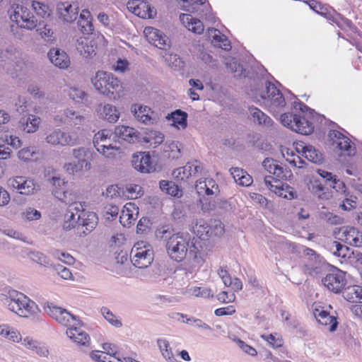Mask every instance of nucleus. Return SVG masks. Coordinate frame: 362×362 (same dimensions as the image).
Wrapping results in <instances>:
<instances>
[{
    "instance_id": "nucleus-1",
    "label": "nucleus",
    "mask_w": 362,
    "mask_h": 362,
    "mask_svg": "<svg viewBox=\"0 0 362 362\" xmlns=\"http://www.w3.org/2000/svg\"><path fill=\"white\" fill-rule=\"evenodd\" d=\"M293 107L300 110V114L284 113L281 115V122L291 130L305 135L311 134L314 130L313 122L309 117L313 114V110L301 101L294 102Z\"/></svg>"
},
{
    "instance_id": "nucleus-2",
    "label": "nucleus",
    "mask_w": 362,
    "mask_h": 362,
    "mask_svg": "<svg viewBox=\"0 0 362 362\" xmlns=\"http://www.w3.org/2000/svg\"><path fill=\"white\" fill-rule=\"evenodd\" d=\"M0 301L9 310L23 317H28L38 310V306L33 300L23 293L11 288L0 294Z\"/></svg>"
},
{
    "instance_id": "nucleus-3",
    "label": "nucleus",
    "mask_w": 362,
    "mask_h": 362,
    "mask_svg": "<svg viewBox=\"0 0 362 362\" xmlns=\"http://www.w3.org/2000/svg\"><path fill=\"white\" fill-rule=\"evenodd\" d=\"M251 96L256 103L262 104L272 112H276L286 105L285 98L282 93L270 81L265 83L263 90H251Z\"/></svg>"
},
{
    "instance_id": "nucleus-4",
    "label": "nucleus",
    "mask_w": 362,
    "mask_h": 362,
    "mask_svg": "<svg viewBox=\"0 0 362 362\" xmlns=\"http://www.w3.org/2000/svg\"><path fill=\"white\" fill-rule=\"evenodd\" d=\"M92 83L100 93L110 99L119 98L123 91L120 81L112 73L98 71L92 78Z\"/></svg>"
},
{
    "instance_id": "nucleus-5",
    "label": "nucleus",
    "mask_w": 362,
    "mask_h": 362,
    "mask_svg": "<svg viewBox=\"0 0 362 362\" xmlns=\"http://www.w3.org/2000/svg\"><path fill=\"white\" fill-rule=\"evenodd\" d=\"M167 233L165 230L162 231L163 235ZM162 238H164V235ZM165 238L166 251L169 257L176 262H182L187 255L191 235L187 233H177L169 238L165 235Z\"/></svg>"
},
{
    "instance_id": "nucleus-6",
    "label": "nucleus",
    "mask_w": 362,
    "mask_h": 362,
    "mask_svg": "<svg viewBox=\"0 0 362 362\" xmlns=\"http://www.w3.org/2000/svg\"><path fill=\"white\" fill-rule=\"evenodd\" d=\"M72 155L76 160L64 165L66 171L72 175L90 170L91 163L95 162L98 157V154L94 150L86 147L74 148Z\"/></svg>"
},
{
    "instance_id": "nucleus-7",
    "label": "nucleus",
    "mask_w": 362,
    "mask_h": 362,
    "mask_svg": "<svg viewBox=\"0 0 362 362\" xmlns=\"http://www.w3.org/2000/svg\"><path fill=\"white\" fill-rule=\"evenodd\" d=\"M11 21L18 26L32 30L37 26V20L33 13L23 4H13L8 10Z\"/></svg>"
},
{
    "instance_id": "nucleus-8",
    "label": "nucleus",
    "mask_w": 362,
    "mask_h": 362,
    "mask_svg": "<svg viewBox=\"0 0 362 362\" xmlns=\"http://www.w3.org/2000/svg\"><path fill=\"white\" fill-rule=\"evenodd\" d=\"M131 261L136 267L147 268L153 261V251L144 242L137 243L132 249Z\"/></svg>"
},
{
    "instance_id": "nucleus-9",
    "label": "nucleus",
    "mask_w": 362,
    "mask_h": 362,
    "mask_svg": "<svg viewBox=\"0 0 362 362\" xmlns=\"http://www.w3.org/2000/svg\"><path fill=\"white\" fill-rule=\"evenodd\" d=\"M192 231L200 240H205L211 235L220 236L223 234L224 228L220 221L214 220L208 223L204 219L197 220L192 226Z\"/></svg>"
},
{
    "instance_id": "nucleus-10",
    "label": "nucleus",
    "mask_w": 362,
    "mask_h": 362,
    "mask_svg": "<svg viewBox=\"0 0 362 362\" xmlns=\"http://www.w3.org/2000/svg\"><path fill=\"white\" fill-rule=\"evenodd\" d=\"M45 312L59 324L63 326H70L72 325H81V321L78 317L64 308L54 305L52 303H48L45 307Z\"/></svg>"
},
{
    "instance_id": "nucleus-11",
    "label": "nucleus",
    "mask_w": 362,
    "mask_h": 362,
    "mask_svg": "<svg viewBox=\"0 0 362 362\" xmlns=\"http://www.w3.org/2000/svg\"><path fill=\"white\" fill-rule=\"evenodd\" d=\"M98 221L95 213L81 211L77 215L76 233L81 237L87 235L95 228Z\"/></svg>"
},
{
    "instance_id": "nucleus-12",
    "label": "nucleus",
    "mask_w": 362,
    "mask_h": 362,
    "mask_svg": "<svg viewBox=\"0 0 362 362\" xmlns=\"http://www.w3.org/2000/svg\"><path fill=\"white\" fill-rule=\"evenodd\" d=\"M322 282L329 291L334 293H339L344 288L346 283L345 272L334 268L322 279Z\"/></svg>"
},
{
    "instance_id": "nucleus-13",
    "label": "nucleus",
    "mask_w": 362,
    "mask_h": 362,
    "mask_svg": "<svg viewBox=\"0 0 362 362\" xmlns=\"http://www.w3.org/2000/svg\"><path fill=\"white\" fill-rule=\"evenodd\" d=\"M8 185L16 192L30 195L34 194L36 190V185L33 179L24 176H16L8 180Z\"/></svg>"
},
{
    "instance_id": "nucleus-14",
    "label": "nucleus",
    "mask_w": 362,
    "mask_h": 362,
    "mask_svg": "<svg viewBox=\"0 0 362 362\" xmlns=\"http://www.w3.org/2000/svg\"><path fill=\"white\" fill-rule=\"evenodd\" d=\"M203 165L197 160L187 163L185 166L173 170V175L177 180H187L191 176L202 174Z\"/></svg>"
},
{
    "instance_id": "nucleus-15",
    "label": "nucleus",
    "mask_w": 362,
    "mask_h": 362,
    "mask_svg": "<svg viewBox=\"0 0 362 362\" xmlns=\"http://www.w3.org/2000/svg\"><path fill=\"white\" fill-rule=\"evenodd\" d=\"M56 11L59 18L66 23H72L76 20L78 7L76 4L68 1L58 2L56 4Z\"/></svg>"
},
{
    "instance_id": "nucleus-16",
    "label": "nucleus",
    "mask_w": 362,
    "mask_h": 362,
    "mask_svg": "<svg viewBox=\"0 0 362 362\" xmlns=\"http://www.w3.org/2000/svg\"><path fill=\"white\" fill-rule=\"evenodd\" d=\"M127 7L129 11L142 18H151L154 11L147 0H129Z\"/></svg>"
},
{
    "instance_id": "nucleus-17",
    "label": "nucleus",
    "mask_w": 362,
    "mask_h": 362,
    "mask_svg": "<svg viewBox=\"0 0 362 362\" xmlns=\"http://www.w3.org/2000/svg\"><path fill=\"white\" fill-rule=\"evenodd\" d=\"M132 163L134 168L142 173H149L156 170V165H153L148 153L140 152L134 154Z\"/></svg>"
},
{
    "instance_id": "nucleus-18",
    "label": "nucleus",
    "mask_w": 362,
    "mask_h": 362,
    "mask_svg": "<svg viewBox=\"0 0 362 362\" xmlns=\"http://www.w3.org/2000/svg\"><path fill=\"white\" fill-rule=\"evenodd\" d=\"M329 137L332 141V144L336 145V147L340 151H345L348 156L355 153V147L352 146L350 139L340 132L337 130L330 131Z\"/></svg>"
},
{
    "instance_id": "nucleus-19",
    "label": "nucleus",
    "mask_w": 362,
    "mask_h": 362,
    "mask_svg": "<svg viewBox=\"0 0 362 362\" xmlns=\"http://www.w3.org/2000/svg\"><path fill=\"white\" fill-rule=\"evenodd\" d=\"M46 141L52 145L74 146L77 142V139L72 137L69 133L62 132L57 129L50 132L46 137Z\"/></svg>"
},
{
    "instance_id": "nucleus-20",
    "label": "nucleus",
    "mask_w": 362,
    "mask_h": 362,
    "mask_svg": "<svg viewBox=\"0 0 362 362\" xmlns=\"http://www.w3.org/2000/svg\"><path fill=\"white\" fill-rule=\"evenodd\" d=\"M195 189L199 196H217L220 192L218 185L212 178L197 180Z\"/></svg>"
},
{
    "instance_id": "nucleus-21",
    "label": "nucleus",
    "mask_w": 362,
    "mask_h": 362,
    "mask_svg": "<svg viewBox=\"0 0 362 362\" xmlns=\"http://www.w3.org/2000/svg\"><path fill=\"white\" fill-rule=\"evenodd\" d=\"M76 48L83 57L91 58L96 54L97 44L93 39L81 37L76 40Z\"/></svg>"
},
{
    "instance_id": "nucleus-22",
    "label": "nucleus",
    "mask_w": 362,
    "mask_h": 362,
    "mask_svg": "<svg viewBox=\"0 0 362 362\" xmlns=\"http://www.w3.org/2000/svg\"><path fill=\"white\" fill-rule=\"evenodd\" d=\"M66 335L76 344L88 346L90 342V336L83 331L81 325H72L66 329Z\"/></svg>"
},
{
    "instance_id": "nucleus-23",
    "label": "nucleus",
    "mask_w": 362,
    "mask_h": 362,
    "mask_svg": "<svg viewBox=\"0 0 362 362\" xmlns=\"http://www.w3.org/2000/svg\"><path fill=\"white\" fill-rule=\"evenodd\" d=\"M148 41L159 49H165L168 38L160 30L148 27L144 30Z\"/></svg>"
},
{
    "instance_id": "nucleus-24",
    "label": "nucleus",
    "mask_w": 362,
    "mask_h": 362,
    "mask_svg": "<svg viewBox=\"0 0 362 362\" xmlns=\"http://www.w3.org/2000/svg\"><path fill=\"white\" fill-rule=\"evenodd\" d=\"M341 236V240L348 245L358 247L362 246V233L354 227H344Z\"/></svg>"
},
{
    "instance_id": "nucleus-25",
    "label": "nucleus",
    "mask_w": 362,
    "mask_h": 362,
    "mask_svg": "<svg viewBox=\"0 0 362 362\" xmlns=\"http://www.w3.org/2000/svg\"><path fill=\"white\" fill-rule=\"evenodd\" d=\"M47 55L50 62L59 69H66L70 65L68 54L59 48L50 49Z\"/></svg>"
},
{
    "instance_id": "nucleus-26",
    "label": "nucleus",
    "mask_w": 362,
    "mask_h": 362,
    "mask_svg": "<svg viewBox=\"0 0 362 362\" xmlns=\"http://www.w3.org/2000/svg\"><path fill=\"white\" fill-rule=\"evenodd\" d=\"M313 314L320 324L324 326H328V329L330 332L336 330L338 325L337 321L336 318L330 315L327 311L322 309H315Z\"/></svg>"
},
{
    "instance_id": "nucleus-27",
    "label": "nucleus",
    "mask_w": 362,
    "mask_h": 362,
    "mask_svg": "<svg viewBox=\"0 0 362 362\" xmlns=\"http://www.w3.org/2000/svg\"><path fill=\"white\" fill-rule=\"evenodd\" d=\"M180 20L189 31L194 33L202 34L204 30L203 23L199 19L193 18L190 14H180Z\"/></svg>"
},
{
    "instance_id": "nucleus-28",
    "label": "nucleus",
    "mask_w": 362,
    "mask_h": 362,
    "mask_svg": "<svg viewBox=\"0 0 362 362\" xmlns=\"http://www.w3.org/2000/svg\"><path fill=\"white\" fill-rule=\"evenodd\" d=\"M40 120L38 116L34 115L22 117L19 121L20 127L26 133H34L38 129Z\"/></svg>"
},
{
    "instance_id": "nucleus-29",
    "label": "nucleus",
    "mask_w": 362,
    "mask_h": 362,
    "mask_svg": "<svg viewBox=\"0 0 362 362\" xmlns=\"http://www.w3.org/2000/svg\"><path fill=\"white\" fill-rule=\"evenodd\" d=\"M202 247V242L200 239L191 238L187 253L189 254V257L193 259L198 264H201L204 262V254Z\"/></svg>"
},
{
    "instance_id": "nucleus-30",
    "label": "nucleus",
    "mask_w": 362,
    "mask_h": 362,
    "mask_svg": "<svg viewBox=\"0 0 362 362\" xmlns=\"http://www.w3.org/2000/svg\"><path fill=\"white\" fill-rule=\"evenodd\" d=\"M115 134L119 139L127 141L129 144L135 143L138 141V132L128 126H118L115 127Z\"/></svg>"
},
{
    "instance_id": "nucleus-31",
    "label": "nucleus",
    "mask_w": 362,
    "mask_h": 362,
    "mask_svg": "<svg viewBox=\"0 0 362 362\" xmlns=\"http://www.w3.org/2000/svg\"><path fill=\"white\" fill-rule=\"evenodd\" d=\"M297 151H301L302 155L309 161L320 163L323 160L322 154L311 145H299Z\"/></svg>"
},
{
    "instance_id": "nucleus-32",
    "label": "nucleus",
    "mask_w": 362,
    "mask_h": 362,
    "mask_svg": "<svg viewBox=\"0 0 362 362\" xmlns=\"http://www.w3.org/2000/svg\"><path fill=\"white\" fill-rule=\"evenodd\" d=\"M51 182L54 188L52 190L53 195L63 202H67L68 191L66 190L65 182L59 177H52Z\"/></svg>"
},
{
    "instance_id": "nucleus-33",
    "label": "nucleus",
    "mask_w": 362,
    "mask_h": 362,
    "mask_svg": "<svg viewBox=\"0 0 362 362\" xmlns=\"http://www.w3.org/2000/svg\"><path fill=\"white\" fill-rule=\"evenodd\" d=\"M209 36L212 37V42L215 46H217L224 50L228 51L231 49V45L227 37L221 33L216 28H209L208 30Z\"/></svg>"
},
{
    "instance_id": "nucleus-34",
    "label": "nucleus",
    "mask_w": 362,
    "mask_h": 362,
    "mask_svg": "<svg viewBox=\"0 0 362 362\" xmlns=\"http://www.w3.org/2000/svg\"><path fill=\"white\" fill-rule=\"evenodd\" d=\"M100 117L110 123H115L119 118L120 112L110 104H106L99 109Z\"/></svg>"
},
{
    "instance_id": "nucleus-35",
    "label": "nucleus",
    "mask_w": 362,
    "mask_h": 362,
    "mask_svg": "<svg viewBox=\"0 0 362 362\" xmlns=\"http://www.w3.org/2000/svg\"><path fill=\"white\" fill-rule=\"evenodd\" d=\"M132 112L135 118L145 124L151 123V109L147 106L134 104L132 106Z\"/></svg>"
},
{
    "instance_id": "nucleus-36",
    "label": "nucleus",
    "mask_w": 362,
    "mask_h": 362,
    "mask_svg": "<svg viewBox=\"0 0 362 362\" xmlns=\"http://www.w3.org/2000/svg\"><path fill=\"white\" fill-rule=\"evenodd\" d=\"M64 117L61 119L64 123L78 127L83 125L86 121L85 117L80 114L79 112L74 111L71 109H66L64 112Z\"/></svg>"
},
{
    "instance_id": "nucleus-37",
    "label": "nucleus",
    "mask_w": 362,
    "mask_h": 362,
    "mask_svg": "<svg viewBox=\"0 0 362 362\" xmlns=\"http://www.w3.org/2000/svg\"><path fill=\"white\" fill-rule=\"evenodd\" d=\"M249 113L250 119L255 123L264 124L265 126H271L272 124V119L257 107L253 106L250 107Z\"/></svg>"
},
{
    "instance_id": "nucleus-38",
    "label": "nucleus",
    "mask_w": 362,
    "mask_h": 362,
    "mask_svg": "<svg viewBox=\"0 0 362 362\" xmlns=\"http://www.w3.org/2000/svg\"><path fill=\"white\" fill-rule=\"evenodd\" d=\"M187 113L181 110H176L173 112L171 114H168L166 117V119L168 121H172V124L176 127L180 126L182 128L185 129L187 125Z\"/></svg>"
},
{
    "instance_id": "nucleus-39",
    "label": "nucleus",
    "mask_w": 362,
    "mask_h": 362,
    "mask_svg": "<svg viewBox=\"0 0 362 362\" xmlns=\"http://www.w3.org/2000/svg\"><path fill=\"white\" fill-rule=\"evenodd\" d=\"M329 248L334 255L341 258H349L351 257V255L354 254V252L351 251L349 247L342 245L338 241L332 242L329 246Z\"/></svg>"
},
{
    "instance_id": "nucleus-40",
    "label": "nucleus",
    "mask_w": 362,
    "mask_h": 362,
    "mask_svg": "<svg viewBox=\"0 0 362 362\" xmlns=\"http://www.w3.org/2000/svg\"><path fill=\"white\" fill-rule=\"evenodd\" d=\"M343 296L349 302L362 300V287L357 285L349 286L343 292Z\"/></svg>"
},
{
    "instance_id": "nucleus-41",
    "label": "nucleus",
    "mask_w": 362,
    "mask_h": 362,
    "mask_svg": "<svg viewBox=\"0 0 362 362\" xmlns=\"http://www.w3.org/2000/svg\"><path fill=\"white\" fill-rule=\"evenodd\" d=\"M157 344L162 356L170 362H175V358L170 346L169 341L165 339H158Z\"/></svg>"
},
{
    "instance_id": "nucleus-42",
    "label": "nucleus",
    "mask_w": 362,
    "mask_h": 362,
    "mask_svg": "<svg viewBox=\"0 0 362 362\" xmlns=\"http://www.w3.org/2000/svg\"><path fill=\"white\" fill-rule=\"evenodd\" d=\"M94 147L96 148L97 151L103 155L106 158H110L112 153H105V150L107 151H118L119 149V147L116 146H113L111 144L110 138L109 137L107 139L98 141V146L94 145Z\"/></svg>"
},
{
    "instance_id": "nucleus-43",
    "label": "nucleus",
    "mask_w": 362,
    "mask_h": 362,
    "mask_svg": "<svg viewBox=\"0 0 362 362\" xmlns=\"http://www.w3.org/2000/svg\"><path fill=\"white\" fill-rule=\"evenodd\" d=\"M74 209L77 210L76 214L71 211L70 209L64 215V221L63 223V228L66 230H69L72 228L76 229L77 226V217L76 216L79 214V209L75 207Z\"/></svg>"
},
{
    "instance_id": "nucleus-44",
    "label": "nucleus",
    "mask_w": 362,
    "mask_h": 362,
    "mask_svg": "<svg viewBox=\"0 0 362 362\" xmlns=\"http://www.w3.org/2000/svg\"><path fill=\"white\" fill-rule=\"evenodd\" d=\"M134 208V205L132 203H127L124 206V209L122 210V214L119 217L120 223L124 226L130 225L135 221L133 213H132L131 209Z\"/></svg>"
},
{
    "instance_id": "nucleus-45",
    "label": "nucleus",
    "mask_w": 362,
    "mask_h": 362,
    "mask_svg": "<svg viewBox=\"0 0 362 362\" xmlns=\"http://www.w3.org/2000/svg\"><path fill=\"white\" fill-rule=\"evenodd\" d=\"M182 9L188 12H194L197 6L203 5L206 0H177Z\"/></svg>"
},
{
    "instance_id": "nucleus-46",
    "label": "nucleus",
    "mask_w": 362,
    "mask_h": 362,
    "mask_svg": "<svg viewBox=\"0 0 362 362\" xmlns=\"http://www.w3.org/2000/svg\"><path fill=\"white\" fill-rule=\"evenodd\" d=\"M69 96L74 101L81 103H86L88 101V95L86 92L78 88H71L69 90Z\"/></svg>"
},
{
    "instance_id": "nucleus-47",
    "label": "nucleus",
    "mask_w": 362,
    "mask_h": 362,
    "mask_svg": "<svg viewBox=\"0 0 362 362\" xmlns=\"http://www.w3.org/2000/svg\"><path fill=\"white\" fill-rule=\"evenodd\" d=\"M319 216L321 219L332 225L341 224L343 221V218L341 217L333 214L332 213L327 211H320Z\"/></svg>"
},
{
    "instance_id": "nucleus-48",
    "label": "nucleus",
    "mask_w": 362,
    "mask_h": 362,
    "mask_svg": "<svg viewBox=\"0 0 362 362\" xmlns=\"http://www.w3.org/2000/svg\"><path fill=\"white\" fill-rule=\"evenodd\" d=\"M100 311L105 319L108 321L112 326H115V327H121L122 326L121 320L117 319L115 315L108 308L103 307Z\"/></svg>"
},
{
    "instance_id": "nucleus-49",
    "label": "nucleus",
    "mask_w": 362,
    "mask_h": 362,
    "mask_svg": "<svg viewBox=\"0 0 362 362\" xmlns=\"http://www.w3.org/2000/svg\"><path fill=\"white\" fill-rule=\"evenodd\" d=\"M278 192L279 197L288 200L294 199L298 197L296 191L287 184H282V187L281 189H279Z\"/></svg>"
},
{
    "instance_id": "nucleus-50",
    "label": "nucleus",
    "mask_w": 362,
    "mask_h": 362,
    "mask_svg": "<svg viewBox=\"0 0 362 362\" xmlns=\"http://www.w3.org/2000/svg\"><path fill=\"white\" fill-rule=\"evenodd\" d=\"M32 6L37 15L43 18L49 17L51 11L47 6L38 1H33Z\"/></svg>"
},
{
    "instance_id": "nucleus-51",
    "label": "nucleus",
    "mask_w": 362,
    "mask_h": 362,
    "mask_svg": "<svg viewBox=\"0 0 362 362\" xmlns=\"http://www.w3.org/2000/svg\"><path fill=\"white\" fill-rule=\"evenodd\" d=\"M305 252L306 255L313 257L315 259V263H313L311 260L307 264V266L313 272H317V269L320 268V264H321L320 255H317L315 250L310 248H306Z\"/></svg>"
},
{
    "instance_id": "nucleus-52",
    "label": "nucleus",
    "mask_w": 362,
    "mask_h": 362,
    "mask_svg": "<svg viewBox=\"0 0 362 362\" xmlns=\"http://www.w3.org/2000/svg\"><path fill=\"white\" fill-rule=\"evenodd\" d=\"M191 293L195 297L209 298L213 297L211 290L206 287L195 286L190 289Z\"/></svg>"
},
{
    "instance_id": "nucleus-53",
    "label": "nucleus",
    "mask_w": 362,
    "mask_h": 362,
    "mask_svg": "<svg viewBox=\"0 0 362 362\" xmlns=\"http://www.w3.org/2000/svg\"><path fill=\"white\" fill-rule=\"evenodd\" d=\"M30 257L32 260L41 265L47 266L49 264V260L47 257L40 252H31L30 253Z\"/></svg>"
},
{
    "instance_id": "nucleus-54",
    "label": "nucleus",
    "mask_w": 362,
    "mask_h": 362,
    "mask_svg": "<svg viewBox=\"0 0 362 362\" xmlns=\"http://www.w3.org/2000/svg\"><path fill=\"white\" fill-rule=\"evenodd\" d=\"M35 154V151L34 147H26L18 151V158L25 161H28L34 158Z\"/></svg>"
},
{
    "instance_id": "nucleus-55",
    "label": "nucleus",
    "mask_w": 362,
    "mask_h": 362,
    "mask_svg": "<svg viewBox=\"0 0 362 362\" xmlns=\"http://www.w3.org/2000/svg\"><path fill=\"white\" fill-rule=\"evenodd\" d=\"M22 215L24 218L29 221H36L41 218V213L32 207L27 208Z\"/></svg>"
},
{
    "instance_id": "nucleus-56",
    "label": "nucleus",
    "mask_w": 362,
    "mask_h": 362,
    "mask_svg": "<svg viewBox=\"0 0 362 362\" xmlns=\"http://www.w3.org/2000/svg\"><path fill=\"white\" fill-rule=\"evenodd\" d=\"M165 61L172 67H181L182 66V61L180 57L177 54H166L165 57Z\"/></svg>"
},
{
    "instance_id": "nucleus-57",
    "label": "nucleus",
    "mask_w": 362,
    "mask_h": 362,
    "mask_svg": "<svg viewBox=\"0 0 362 362\" xmlns=\"http://www.w3.org/2000/svg\"><path fill=\"white\" fill-rule=\"evenodd\" d=\"M326 188L318 180H315L312 185V192L320 199L325 198V191Z\"/></svg>"
},
{
    "instance_id": "nucleus-58",
    "label": "nucleus",
    "mask_w": 362,
    "mask_h": 362,
    "mask_svg": "<svg viewBox=\"0 0 362 362\" xmlns=\"http://www.w3.org/2000/svg\"><path fill=\"white\" fill-rule=\"evenodd\" d=\"M78 25L83 34H89L93 30L91 19L78 20Z\"/></svg>"
},
{
    "instance_id": "nucleus-59",
    "label": "nucleus",
    "mask_w": 362,
    "mask_h": 362,
    "mask_svg": "<svg viewBox=\"0 0 362 362\" xmlns=\"http://www.w3.org/2000/svg\"><path fill=\"white\" fill-rule=\"evenodd\" d=\"M40 35L41 37L47 42H51L53 40V30L49 28V25H45L42 28H40L39 30Z\"/></svg>"
},
{
    "instance_id": "nucleus-60",
    "label": "nucleus",
    "mask_w": 362,
    "mask_h": 362,
    "mask_svg": "<svg viewBox=\"0 0 362 362\" xmlns=\"http://www.w3.org/2000/svg\"><path fill=\"white\" fill-rule=\"evenodd\" d=\"M237 344L238 346L246 354L255 356L257 355V352L255 348L247 344L245 341L238 339Z\"/></svg>"
},
{
    "instance_id": "nucleus-61",
    "label": "nucleus",
    "mask_w": 362,
    "mask_h": 362,
    "mask_svg": "<svg viewBox=\"0 0 362 362\" xmlns=\"http://www.w3.org/2000/svg\"><path fill=\"white\" fill-rule=\"evenodd\" d=\"M262 337L274 348H278L282 346V340L276 338V337L272 334L269 335H262Z\"/></svg>"
},
{
    "instance_id": "nucleus-62",
    "label": "nucleus",
    "mask_w": 362,
    "mask_h": 362,
    "mask_svg": "<svg viewBox=\"0 0 362 362\" xmlns=\"http://www.w3.org/2000/svg\"><path fill=\"white\" fill-rule=\"evenodd\" d=\"M235 313V310L233 305H229L225 308H217L214 311L216 316L230 315Z\"/></svg>"
},
{
    "instance_id": "nucleus-63",
    "label": "nucleus",
    "mask_w": 362,
    "mask_h": 362,
    "mask_svg": "<svg viewBox=\"0 0 362 362\" xmlns=\"http://www.w3.org/2000/svg\"><path fill=\"white\" fill-rule=\"evenodd\" d=\"M103 349L105 351L104 354L108 356H116L117 355V347L115 345L110 343H104L103 344Z\"/></svg>"
},
{
    "instance_id": "nucleus-64",
    "label": "nucleus",
    "mask_w": 362,
    "mask_h": 362,
    "mask_svg": "<svg viewBox=\"0 0 362 362\" xmlns=\"http://www.w3.org/2000/svg\"><path fill=\"white\" fill-rule=\"evenodd\" d=\"M56 256H57L61 261L67 264H72L75 261L74 258L70 254L66 252L57 251Z\"/></svg>"
}]
</instances>
